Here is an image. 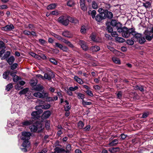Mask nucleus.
Listing matches in <instances>:
<instances>
[{
  "mask_svg": "<svg viewBox=\"0 0 153 153\" xmlns=\"http://www.w3.org/2000/svg\"><path fill=\"white\" fill-rule=\"evenodd\" d=\"M118 32L122 33L123 36L126 38L128 37L131 34H135V33L134 28H131L128 29L125 27L118 29Z\"/></svg>",
  "mask_w": 153,
  "mask_h": 153,
  "instance_id": "1",
  "label": "nucleus"
},
{
  "mask_svg": "<svg viewBox=\"0 0 153 153\" xmlns=\"http://www.w3.org/2000/svg\"><path fill=\"white\" fill-rule=\"evenodd\" d=\"M30 128L32 132H35L38 129L39 131H40L43 127L42 124L36 123L30 126Z\"/></svg>",
  "mask_w": 153,
  "mask_h": 153,
  "instance_id": "2",
  "label": "nucleus"
},
{
  "mask_svg": "<svg viewBox=\"0 0 153 153\" xmlns=\"http://www.w3.org/2000/svg\"><path fill=\"white\" fill-rule=\"evenodd\" d=\"M67 16H61L58 19V21L65 26H67L69 24V20L67 18Z\"/></svg>",
  "mask_w": 153,
  "mask_h": 153,
  "instance_id": "3",
  "label": "nucleus"
},
{
  "mask_svg": "<svg viewBox=\"0 0 153 153\" xmlns=\"http://www.w3.org/2000/svg\"><path fill=\"white\" fill-rule=\"evenodd\" d=\"M33 95L35 97L39 98H45L48 96V94L47 93L42 92V93L39 92L34 93Z\"/></svg>",
  "mask_w": 153,
  "mask_h": 153,
  "instance_id": "4",
  "label": "nucleus"
},
{
  "mask_svg": "<svg viewBox=\"0 0 153 153\" xmlns=\"http://www.w3.org/2000/svg\"><path fill=\"white\" fill-rule=\"evenodd\" d=\"M31 134L28 132H23L22 133L21 139L23 140H28L30 139Z\"/></svg>",
  "mask_w": 153,
  "mask_h": 153,
  "instance_id": "5",
  "label": "nucleus"
},
{
  "mask_svg": "<svg viewBox=\"0 0 153 153\" xmlns=\"http://www.w3.org/2000/svg\"><path fill=\"white\" fill-rule=\"evenodd\" d=\"M110 24L112 26L116 27L117 29V31H118V29L120 28L122 26V25L115 20H112Z\"/></svg>",
  "mask_w": 153,
  "mask_h": 153,
  "instance_id": "6",
  "label": "nucleus"
},
{
  "mask_svg": "<svg viewBox=\"0 0 153 153\" xmlns=\"http://www.w3.org/2000/svg\"><path fill=\"white\" fill-rule=\"evenodd\" d=\"M103 18L105 19L106 18L108 19H111L113 16V15L112 12L108 11L105 10V12L103 13Z\"/></svg>",
  "mask_w": 153,
  "mask_h": 153,
  "instance_id": "7",
  "label": "nucleus"
},
{
  "mask_svg": "<svg viewBox=\"0 0 153 153\" xmlns=\"http://www.w3.org/2000/svg\"><path fill=\"white\" fill-rule=\"evenodd\" d=\"M79 44L83 50L87 51L88 50V48L85 42L82 40H80L79 42Z\"/></svg>",
  "mask_w": 153,
  "mask_h": 153,
  "instance_id": "8",
  "label": "nucleus"
},
{
  "mask_svg": "<svg viewBox=\"0 0 153 153\" xmlns=\"http://www.w3.org/2000/svg\"><path fill=\"white\" fill-rule=\"evenodd\" d=\"M42 111L40 110L37 111L33 112L31 114V115L34 119H37L39 117V115L41 113Z\"/></svg>",
  "mask_w": 153,
  "mask_h": 153,
  "instance_id": "9",
  "label": "nucleus"
},
{
  "mask_svg": "<svg viewBox=\"0 0 153 153\" xmlns=\"http://www.w3.org/2000/svg\"><path fill=\"white\" fill-rule=\"evenodd\" d=\"M134 32H135V34L132 35L133 36V39L134 41H137L142 36L141 34L137 33L135 31L134 29Z\"/></svg>",
  "mask_w": 153,
  "mask_h": 153,
  "instance_id": "10",
  "label": "nucleus"
},
{
  "mask_svg": "<svg viewBox=\"0 0 153 153\" xmlns=\"http://www.w3.org/2000/svg\"><path fill=\"white\" fill-rule=\"evenodd\" d=\"M54 76V75L52 73H46L44 76V79H47L48 80H50Z\"/></svg>",
  "mask_w": 153,
  "mask_h": 153,
  "instance_id": "11",
  "label": "nucleus"
},
{
  "mask_svg": "<svg viewBox=\"0 0 153 153\" xmlns=\"http://www.w3.org/2000/svg\"><path fill=\"white\" fill-rule=\"evenodd\" d=\"M62 35L66 37L67 38H71L72 37V35L71 33L68 30H65L62 33Z\"/></svg>",
  "mask_w": 153,
  "mask_h": 153,
  "instance_id": "12",
  "label": "nucleus"
},
{
  "mask_svg": "<svg viewBox=\"0 0 153 153\" xmlns=\"http://www.w3.org/2000/svg\"><path fill=\"white\" fill-rule=\"evenodd\" d=\"M103 13H100L97 14L95 17V20L97 22H100L103 19H105L103 18Z\"/></svg>",
  "mask_w": 153,
  "mask_h": 153,
  "instance_id": "13",
  "label": "nucleus"
},
{
  "mask_svg": "<svg viewBox=\"0 0 153 153\" xmlns=\"http://www.w3.org/2000/svg\"><path fill=\"white\" fill-rule=\"evenodd\" d=\"M14 28L13 26L10 24L9 25H7L5 27H2V30H12Z\"/></svg>",
  "mask_w": 153,
  "mask_h": 153,
  "instance_id": "14",
  "label": "nucleus"
},
{
  "mask_svg": "<svg viewBox=\"0 0 153 153\" xmlns=\"http://www.w3.org/2000/svg\"><path fill=\"white\" fill-rule=\"evenodd\" d=\"M51 114V112L49 111H45L42 114V117L43 118L45 119L48 118Z\"/></svg>",
  "mask_w": 153,
  "mask_h": 153,
  "instance_id": "15",
  "label": "nucleus"
},
{
  "mask_svg": "<svg viewBox=\"0 0 153 153\" xmlns=\"http://www.w3.org/2000/svg\"><path fill=\"white\" fill-rule=\"evenodd\" d=\"M85 0H80V4L81 9L84 11L87 10V8L84 3Z\"/></svg>",
  "mask_w": 153,
  "mask_h": 153,
  "instance_id": "16",
  "label": "nucleus"
},
{
  "mask_svg": "<svg viewBox=\"0 0 153 153\" xmlns=\"http://www.w3.org/2000/svg\"><path fill=\"white\" fill-rule=\"evenodd\" d=\"M43 89V86L40 85H37L34 88V90L35 91L41 92H44V90Z\"/></svg>",
  "mask_w": 153,
  "mask_h": 153,
  "instance_id": "17",
  "label": "nucleus"
},
{
  "mask_svg": "<svg viewBox=\"0 0 153 153\" xmlns=\"http://www.w3.org/2000/svg\"><path fill=\"white\" fill-rule=\"evenodd\" d=\"M88 13L89 15L91 16L93 19L95 17V15L96 14V11L94 10H90L88 11Z\"/></svg>",
  "mask_w": 153,
  "mask_h": 153,
  "instance_id": "18",
  "label": "nucleus"
},
{
  "mask_svg": "<svg viewBox=\"0 0 153 153\" xmlns=\"http://www.w3.org/2000/svg\"><path fill=\"white\" fill-rule=\"evenodd\" d=\"M74 78L77 82L79 84H82L84 83L82 80L77 76H75Z\"/></svg>",
  "mask_w": 153,
  "mask_h": 153,
  "instance_id": "19",
  "label": "nucleus"
},
{
  "mask_svg": "<svg viewBox=\"0 0 153 153\" xmlns=\"http://www.w3.org/2000/svg\"><path fill=\"white\" fill-rule=\"evenodd\" d=\"M119 142L118 139H114L109 143L110 146H115Z\"/></svg>",
  "mask_w": 153,
  "mask_h": 153,
  "instance_id": "20",
  "label": "nucleus"
},
{
  "mask_svg": "<svg viewBox=\"0 0 153 153\" xmlns=\"http://www.w3.org/2000/svg\"><path fill=\"white\" fill-rule=\"evenodd\" d=\"M15 58L13 56L10 57L7 60V61L10 65H11L14 62Z\"/></svg>",
  "mask_w": 153,
  "mask_h": 153,
  "instance_id": "21",
  "label": "nucleus"
},
{
  "mask_svg": "<svg viewBox=\"0 0 153 153\" xmlns=\"http://www.w3.org/2000/svg\"><path fill=\"white\" fill-rule=\"evenodd\" d=\"M107 48L108 49H109L110 51L113 52L114 53H120V52L116 50L115 49H114L113 48L111 47L109 45H107Z\"/></svg>",
  "mask_w": 153,
  "mask_h": 153,
  "instance_id": "22",
  "label": "nucleus"
},
{
  "mask_svg": "<svg viewBox=\"0 0 153 153\" xmlns=\"http://www.w3.org/2000/svg\"><path fill=\"white\" fill-rule=\"evenodd\" d=\"M51 106L50 104L47 103H45L44 104L42 105H40V107L42 109H46L49 108Z\"/></svg>",
  "mask_w": 153,
  "mask_h": 153,
  "instance_id": "23",
  "label": "nucleus"
},
{
  "mask_svg": "<svg viewBox=\"0 0 153 153\" xmlns=\"http://www.w3.org/2000/svg\"><path fill=\"white\" fill-rule=\"evenodd\" d=\"M10 73V71H7L4 72L3 74V78L4 79H7V80H9L8 77Z\"/></svg>",
  "mask_w": 153,
  "mask_h": 153,
  "instance_id": "24",
  "label": "nucleus"
},
{
  "mask_svg": "<svg viewBox=\"0 0 153 153\" xmlns=\"http://www.w3.org/2000/svg\"><path fill=\"white\" fill-rule=\"evenodd\" d=\"M24 141L23 142L22 146L26 148L29 146L30 143L28 140H24Z\"/></svg>",
  "mask_w": 153,
  "mask_h": 153,
  "instance_id": "25",
  "label": "nucleus"
},
{
  "mask_svg": "<svg viewBox=\"0 0 153 153\" xmlns=\"http://www.w3.org/2000/svg\"><path fill=\"white\" fill-rule=\"evenodd\" d=\"M56 7V4H52L49 5L47 7V9L48 10H53Z\"/></svg>",
  "mask_w": 153,
  "mask_h": 153,
  "instance_id": "26",
  "label": "nucleus"
},
{
  "mask_svg": "<svg viewBox=\"0 0 153 153\" xmlns=\"http://www.w3.org/2000/svg\"><path fill=\"white\" fill-rule=\"evenodd\" d=\"M91 49L93 52H97L100 50V48L98 46H94L92 47Z\"/></svg>",
  "mask_w": 153,
  "mask_h": 153,
  "instance_id": "27",
  "label": "nucleus"
},
{
  "mask_svg": "<svg viewBox=\"0 0 153 153\" xmlns=\"http://www.w3.org/2000/svg\"><path fill=\"white\" fill-rule=\"evenodd\" d=\"M67 18L69 20V22L70 21L72 23H76L77 22V20L76 19H74V18L70 17L68 16Z\"/></svg>",
  "mask_w": 153,
  "mask_h": 153,
  "instance_id": "28",
  "label": "nucleus"
},
{
  "mask_svg": "<svg viewBox=\"0 0 153 153\" xmlns=\"http://www.w3.org/2000/svg\"><path fill=\"white\" fill-rule=\"evenodd\" d=\"M135 88L136 89L139 90L142 92H143L144 91V88L143 86L142 85L140 86L136 85L135 86Z\"/></svg>",
  "mask_w": 153,
  "mask_h": 153,
  "instance_id": "29",
  "label": "nucleus"
},
{
  "mask_svg": "<svg viewBox=\"0 0 153 153\" xmlns=\"http://www.w3.org/2000/svg\"><path fill=\"white\" fill-rule=\"evenodd\" d=\"M10 54V51H7L6 52L3 56L1 58V59L3 60L7 58L9 56Z\"/></svg>",
  "mask_w": 153,
  "mask_h": 153,
  "instance_id": "30",
  "label": "nucleus"
},
{
  "mask_svg": "<svg viewBox=\"0 0 153 153\" xmlns=\"http://www.w3.org/2000/svg\"><path fill=\"white\" fill-rule=\"evenodd\" d=\"M91 5L92 7L94 9H96L98 7V4L95 1H92Z\"/></svg>",
  "mask_w": 153,
  "mask_h": 153,
  "instance_id": "31",
  "label": "nucleus"
},
{
  "mask_svg": "<svg viewBox=\"0 0 153 153\" xmlns=\"http://www.w3.org/2000/svg\"><path fill=\"white\" fill-rule=\"evenodd\" d=\"M32 121L30 120H26L22 123V124L23 126H27L30 125L32 123Z\"/></svg>",
  "mask_w": 153,
  "mask_h": 153,
  "instance_id": "32",
  "label": "nucleus"
},
{
  "mask_svg": "<svg viewBox=\"0 0 153 153\" xmlns=\"http://www.w3.org/2000/svg\"><path fill=\"white\" fill-rule=\"evenodd\" d=\"M115 40L119 42H123L125 41L124 39L120 37H117L115 38Z\"/></svg>",
  "mask_w": 153,
  "mask_h": 153,
  "instance_id": "33",
  "label": "nucleus"
},
{
  "mask_svg": "<svg viewBox=\"0 0 153 153\" xmlns=\"http://www.w3.org/2000/svg\"><path fill=\"white\" fill-rule=\"evenodd\" d=\"M28 91V88H25L24 89L20 91L19 93V94L20 95L24 94H26L27 92Z\"/></svg>",
  "mask_w": 153,
  "mask_h": 153,
  "instance_id": "34",
  "label": "nucleus"
},
{
  "mask_svg": "<svg viewBox=\"0 0 153 153\" xmlns=\"http://www.w3.org/2000/svg\"><path fill=\"white\" fill-rule=\"evenodd\" d=\"M13 87V84L10 83L6 86V90L7 91H9Z\"/></svg>",
  "mask_w": 153,
  "mask_h": 153,
  "instance_id": "35",
  "label": "nucleus"
},
{
  "mask_svg": "<svg viewBox=\"0 0 153 153\" xmlns=\"http://www.w3.org/2000/svg\"><path fill=\"white\" fill-rule=\"evenodd\" d=\"M78 126L79 129H82L84 127V123L82 121H79L78 123Z\"/></svg>",
  "mask_w": 153,
  "mask_h": 153,
  "instance_id": "36",
  "label": "nucleus"
},
{
  "mask_svg": "<svg viewBox=\"0 0 153 153\" xmlns=\"http://www.w3.org/2000/svg\"><path fill=\"white\" fill-rule=\"evenodd\" d=\"M151 4L149 2H146L145 3H143V6L146 8L150 7H151Z\"/></svg>",
  "mask_w": 153,
  "mask_h": 153,
  "instance_id": "37",
  "label": "nucleus"
},
{
  "mask_svg": "<svg viewBox=\"0 0 153 153\" xmlns=\"http://www.w3.org/2000/svg\"><path fill=\"white\" fill-rule=\"evenodd\" d=\"M77 97L79 99H81L83 100L85 98V95L80 93H77Z\"/></svg>",
  "mask_w": 153,
  "mask_h": 153,
  "instance_id": "38",
  "label": "nucleus"
},
{
  "mask_svg": "<svg viewBox=\"0 0 153 153\" xmlns=\"http://www.w3.org/2000/svg\"><path fill=\"white\" fill-rule=\"evenodd\" d=\"M112 60L115 63H117L118 64H120V62L119 59L113 57L112 58Z\"/></svg>",
  "mask_w": 153,
  "mask_h": 153,
  "instance_id": "39",
  "label": "nucleus"
},
{
  "mask_svg": "<svg viewBox=\"0 0 153 153\" xmlns=\"http://www.w3.org/2000/svg\"><path fill=\"white\" fill-rule=\"evenodd\" d=\"M139 40V42L140 44H143L146 41L144 37H142V36L138 40Z\"/></svg>",
  "mask_w": 153,
  "mask_h": 153,
  "instance_id": "40",
  "label": "nucleus"
},
{
  "mask_svg": "<svg viewBox=\"0 0 153 153\" xmlns=\"http://www.w3.org/2000/svg\"><path fill=\"white\" fill-rule=\"evenodd\" d=\"M20 79L19 76L17 75H15L13 77V79L14 82H16Z\"/></svg>",
  "mask_w": 153,
  "mask_h": 153,
  "instance_id": "41",
  "label": "nucleus"
},
{
  "mask_svg": "<svg viewBox=\"0 0 153 153\" xmlns=\"http://www.w3.org/2000/svg\"><path fill=\"white\" fill-rule=\"evenodd\" d=\"M74 4V2L73 1L70 0L68 1L67 3V5L69 7H71Z\"/></svg>",
  "mask_w": 153,
  "mask_h": 153,
  "instance_id": "42",
  "label": "nucleus"
},
{
  "mask_svg": "<svg viewBox=\"0 0 153 153\" xmlns=\"http://www.w3.org/2000/svg\"><path fill=\"white\" fill-rule=\"evenodd\" d=\"M62 151V149L57 147L55 149V153H60Z\"/></svg>",
  "mask_w": 153,
  "mask_h": 153,
  "instance_id": "43",
  "label": "nucleus"
},
{
  "mask_svg": "<svg viewBox=\"0 0 153 153\" xmlns=\"http://www.w3.org/2000/svg\"><path fill=\"white\" fill-rule=\"evenodd\" d=\"M30 54L32 56L36 58H39V56L32 52H30Z\"/></svg>",
  "mask_w": 153,
  "mask_h": 153,
  "instance_id": "44",
  "label": "nucleus"
},
{
  "mask_svg": "<svg viewBox=\"0 0 153 153\" xmlns=\"http://www.w3.org/2000/svg\"><path fill=\"white\" fill-rule=\"evenodd\" d=\"M86 30L85 26L82 27L80 30V32L82 33H85L86 32Z\"/></svg>",
  "mask_w": 153,
  "mask_h": 153,
  "instance_id": "45",
  "label": "nucleus"
},
{
  "mask_svg": "<svg viewBox=\"0 0 153 153\" xmlns=\"http://www.w3.org/2000/svg\"><path fill=\"white\" fill-rule=\"evenodd\" d=\"M126 43L130 45H132L134 44V42L131 39H128L126 41Z\"/></svg>",
  "mask_w": 153,
  "mask_h": 153,
  "instance_id": "46",
  "label": "nucleus"
},
{
  "mask_svg": "<svg viewBox=\"0 0 153 153\" xmlns=\"http://www.w3.org/2000/svg\"><path fill=\"white\" fill-rule=\"evenodd\" d=\"M78 88V87L77 86H75L74 87H70L69 88V90L71 91H74L77 90Z\"/></svg>",
  "mask_w": 153,
  "mask_h": 153,
  "instance_id": "47",
  "label": "nucleus"
},
{
  "mask_svg": "<svg viewBox=\"0 0 153 153\" xmlns=\"http://www.w3.org/2000/svg\"><path fill=\"white\" fill-rule=\"evenodd\" d=\"M91 128V126L90 125H87L85 127L83 128V129L84 131H89Z\"/></svg>",
  "mask_w": 153,
  "mask_h": 153,
  "instance_id": "48",
  "label": "nucleus"
},
{
  "mask_svg": "<svg viewBox=\"0 0 153 153\" xmlns=\"http://www.w3.org/2000/svg\"><path fill=\"white\" fill-rule=\"evenodd\" d=\"M53 36L59 40H61L62 39V37L61 36L56 34L54 33Z\"/></svg>",
  "mask_w": 153,
  "mask_h": 153,
  "instance_id": "49",
  "label": "nucleus"
},
{
  "mask_svg": "<svg viewBox=\"0 0 153 153\" xmlns=\"http://www.w3.org/2000/svg\"><path fill=\"white\" fill-rule=\"evenodd\" d=\"M39 41L40 43L42 45H44L46 43V41L42 39H39Z\"/></svg>",
  "mask_w": 153,
  "mask_h": 153,
  "instance_id": "50",
  "label": "nucleus"
},
{
  "mask_svg": "<svg viewBox=\"0 0 153 153\" xmlns=\"http://www.w3.org/2000/svg\"><path fill=\"white\" fill-rule=\"evenodd\" d=\"M82 103L84 105H90L92 104V103L91 102H85L83 100H82Z\"/></svg>",
  "mask_w": 153,
  "mask_h": 153,
  "instance_id": "51",
  "label": "nucleus"
},
{
  "mask_svg": "<svg viewBox=\"0 0 153 153\" xmlns=\"http://www.w3.org/2000/svg\"><path fill=\"white\" fill-rule=\"evenodd\" d=\"M18 66L17 63H15L11 66V69L12 70H14Z\"/></svg>",
  "mask_w": 153,
  "mask_h": 153,
  "instance_id": "52",
  "label": "nucleus"
},
{
  "mask_svg": "<svg viewBox=\"0 0 153 153\" xmlns=\"http://www.w3.org/2000/svg\"><path fill=\"white\" fill-rule=\"evenodd\" d=\"M87 94L89 96L91 97H93V94L91 91L88 90L86 92Z\"/></svg>",
  "mask_w": 153,
  "mask_h": 153,
  "instance_id": "53",
  "label": "nucleus"
},
{
  "mask_svg": "<svg viewBox=\"0 0 153 153\" xmlns=\"http://www.w3.org/2000/svg\"><path fill=\"white\" fill-rule=\"evenodd\" d=\"M37 83L36 80H32L30 82V84L32 86H34L36 85Z\"/></svg>",
  "mask_w": 153,
  "mask_h": 153,
  "instance_id": "54",
  "label": "nucleus"
},
{
  "mask_svg": "<svg viewBox=\"0 0 153 153\" xmlns=\"http://www.w3.org/2000/svg\"><path fill=\"white\" fill-rule=\"evenodd\" d=\"M111 33V36L113 37H115V38L118 37V34L117 33V32H112Z\"/></svg>",
  "mask_w": 153,
  "mask_h": 153,
  "instance_id": "55",
  "label": "nucleus"
},
{
  "mask_svg": "<svg viewBox=\"0 0 153 153\" xmlns=\"http://www.w3.org/2000/svg\"><path fill=\"white\" fill-rule=\"evenodd\" d=\"M117 98L120 99L122 97V93L121 91H119L117 95Z\"/></svg>",
  "mask_w": 153,
  "mask_h": 153,
  "instance_id": "56",
  "label": "nucleus"
},
{
  "mask_svg": "<svg viewBox=\"0 0 153 153\" xmlns=\"http://www.w3.org/2000/svg\"><path fill=\"white\" fill-rule=\"evenodd\" d=\"M54 65H56L57 64V61L54 59H50L49 60Z\"/></svg>",
  "mask_w": 153,
  "mask_h": 153,
  "instance_id": "57",
  "label": "nucleus"
},
{
  "mask_svg": "<svg viewBox=\"0 0 153 153\" xmlns=\"http://www.w3.org/2000/svg\"><path fill=\"white\" fill-rule=\"evenodd\" d=\"M23 33L25 35L29 36L30 35V32L27 30H25L23 32Z\"/></svg>",
  "mask_w": 153,
  "mask_h": 153,
  "instance_id": "58",
  "label": "nucleus"
},
{
  "mask_svg": "<svg viewBox=\"0 0 153 153\" xmlns=\"http://www.w3.org/2000/svg\"><path fill=\"white\" fill-rule=\"evenodd\" d=\"M55 46L59 48L60 49L62 47L63 45L61 44L58 43H55Z\"/></svg>",
  "mask_w": 153,
  "mask_h": 153,
  "instance_id": "59",
  "label": "nucleus"
},
{
  "mask_svg": "<svg viewBox=\"0 0 153 153\" xmlns=\"http://www.w3.org/2000/svg\"><path fill=\"white\" fill-rule=\"evenodd\" d=\"M5 48V45L4 43L2 41H0V49L1 48Z\"/></svg>",
  "mask_w": 153,
  "mask_h": 153,
  "instance_id": "60",
  "label": "nucleus"
},
{
  "mask_svg": "<svg viewBox=\"0 0 153 153\" xmlns=\"http://www.w3.org/2000/svg\"><path fill=\"white\" fill-rule=\"evenodd\" d=\"M107 29L109 32L111 33L113 31V29L111 27L109 26H108L107 27Z\"/></svg>",
  "mask_w": 153,
  "mask_h": 153,
  "instance_id": "61",
  "label": "nucleus"
},
{
  "mask_svg": "<svg viewBox=\"0 0 153 153\" xmlns=\"http://www.w3.org/2000/svg\"><path fill=\"white\" fill-rule=\"evenodd\" d=\"M152 38V36H151L149 35H147L146 36V39L149 41H150Z\"/></svg>",
  "mask_w": 153,
  "mask_h": 153,
  "instance_id": "62",
  "label": "nucleus"
},
{
  "mask_svg": "<svg viewBox=\"0 0 153 153\" xmlns=\"http://www.w3.org/2000/svg\"><path fill=\"white\" fill-rule=\"evenodd\" d=\"M90 37L92 40L94 42H97V40L95 39L96 36L95 35H92Z\"/></svg>",
  "mask_w": 153,
  "mask_h": 153,
  "instance_id": "63",
  "label": "nucleus"
},
{
  "mask_svg": "<svg viewBox=\"0 0 153 153\" xmlns=\"http://www.w3.org/2000/svg\"><path fill=\"white\" fill-rule=\"evenodd\" d=\"M61 49L65 52H67L68 50V48L66 47L63 46Z\"/></svg>",
  "mask_w": 153,
  "mask_h": 153,
  "instance_id": "64",
  "label": "nucleus"
}]
</instances>
